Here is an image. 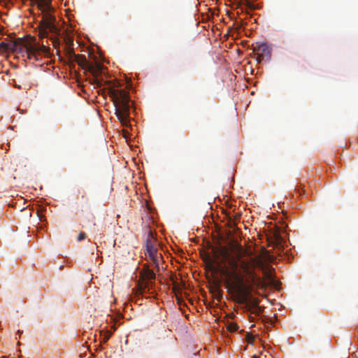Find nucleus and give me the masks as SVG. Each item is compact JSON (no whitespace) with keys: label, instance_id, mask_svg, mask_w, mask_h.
Masks as SVG:
<instances>
[{"label":"nucleus","instance_id":"obj_1","mask_svg":"<svg viewBox=\"0 0 358 358\" xmlns=\"http://www.w3.org/2000/svg\"><path fill=\"white\" fill-rule=\"evenodd\" d=\"M220 255L222 257V263L227 264V266H222V263H218L217 267L210 265V269L215 272L220 269L221 274L226 278V287L236 294V301L241 304L245 303L250 294V289L244 282L241 271L251 275L254 259H244L247 251L240 244L233 245L230 251L225 248H222Z\"/></svg>","mask_w":358,"mask_h":358},{"label":"nucleus","instance_id":"obj_2","mask_svg":"<svg viewBox=\"0 0 358 358\" xmlns=\"http://www.w3.org/2000/svg\"><path fill=\"white\" fill-rule=\"evenodd\" d=\"M92 45L91 43V85H94V89H97L96 94L102 90H108L115 106L116 116L123 126L129 127L131 106L129 93L123 89H119L118 86L108 80L107 69L94 55Z\"/></svg>","mask_w":358,"mask_h":358},{"label":"nucleus","instance_id":"obj_3","mask_svg":"<svg viewBox=\"0 0 358 358\" xmlns=\"http://www.w3.org/2000/svg\"><path fill=\"white\" fill-rule=\"evenodd\" d=\"M145 247L146 252L145 255L146 256V259L150 265L155 266L157 272H158L159 271V264L163 258L162 254L158 252V249L156 247V241L153 238L151 231H149Z\"/></svg>","mask_w":358,"mask_h":358},{"label":"nucleus","instance_id":"obj_4","mask_svg":"<svg viewBox=\"0 0 358 358\" xmlns=\"http://www.w3.org/2000/svg\"><path fill=\"white\" fill-rule=\"evenodd\" d=\"M31 40L17 38L14 41H10V50L13 52L22 54V57H27L28 59H33V53H31Z\"/></svg>","mask_w":358,"mask_h":358},{"label":"nucleus","instance_id":"obj_5","mask_svg":"<svg viewBox=\"0 0 358 358\" xmlns=\"http://www.w3.org/2000/svg\"><path fill=\"white\" fill-rule=\"evenodd\" d=\"M253 58L258 63L271 58V48L266 43L258 44L253 48Z\"/></svg>","mask_w":358,"mask_h":358},{"label":"nucleus","instance_id":"obj_6","mask_svg":"<svg viewBox=\"0 0 358 358\" xmlns=\"http://www.w3.org/2000/svg\"><path fill=\"white\" fill-rule=\"evenodd\" d=\"M140 274L143 280V289H148V290L152 289L154 285L152 280L156 278L155 272L151 270L148 264H145Z\"/></svg>","mask_w":358,"mask_h":358},{"label":"nucleus","instance_id":"obj_7","mask_svg":"<svg viewBox=\"0 0 358 358\" xmlns=\"http://www.w3.org/2000/svg\"><path fill=\"white\" fill-rule=\"evenodd\" d=\"M29 48H31V53H33V59L35 61L39 60L41 53H48V49L45 45H41L39 43H36L34 40H31V47Z\"/></svg>","mask_w":358,"mask_h":358},{"label":"nucleus","instance_id":"obj_8","mask_svg":"<svg viewBox=\"0 0 358 358\" xmlns=\"http://www.w3.org/2000/svg\"><path fill=\"white\" fill-rule=\"evenodd\" d=\"M75 59L83 69V73L87 75V72L90 71V62L86 57L83 55H76Z\"/></svg>","mask_w":358,"mask_h":358},{"label":"nucleus","instance_id":"obj_9","mask_svg":"<svg viewBox=\"0 0 358 358\" xmlns=\"http://www.w3.org/2000/svg\"><path fill=\"white\" fill-rule=\"evenodd\" d=\"M78 94L80 96H83L87 101V102L89 103L88 97H87L85 96V95H87L88 96L89 95L87 94V90L85 89V86L84 85H79L78 86Z\"/></svg>","mask_w":358,"mask_h":358},{"label":"nucleus","instance_id":"obj_10","mask_svg":"<svg viewBox=\"0 0 358 358\" xmlns=\"http://www.w3.org/2000/svg\"><path fill=\"white\" fill-rule=\"evenodd\" d=\"M78 94L80 96H83L87 101V102L89 103L88 97H87L85 96V95H87L88 96L89 95L87 94V90L85 89V86L84 85H79L78 86Z\"/></svg>","mask_w":358,"mask_h":358},{"label":"nucleus","instance_id":"obj_11","mask_svg":"<svg viewBox=\"0 0 358 358\" xmlns=\"http://www.w3.org/2000/svg\"><path fill=\"white\" fill-rule=\"evenodd\" d=\"M259 306V301L257 299H255L250 304H248L246 306L248 311L251 313L252 310H255Z\"/></svg>","mask_w":358,"mask_h":358},{"label":"nucleus","instance_id":"obj_12","mask_svg":"<svg viewBox=\"0 0 358 358\" xmlns=\"http://www.w3.org/2000/svg\"><path fill=\"white\" fill-rule=\"evenodd\" d=\"M238 326L237 324L231 322L227 325V330L230 332H235L238 330Z\"/></svg>","mask_w":358,"mask_h":358},{"label":"nucleus","instance_id":"obj_13","mask_svg":"<svg viewBox=\"0 0 358 358\" xmlns=\"http://www.w3.org/2000/svg\"><path fill=\"white\" fill-rule=\"evenodd\" d=\"M263 312V308L258 306L255 310L251 311V314H255V315H259Z\"/></svg>","mask_w":358,"mask_h":358},{"label":"nucleus","instance_id":"obj_14","mask_svg":"<svg viewBox=\"0 0 358 358\" xmlns=\"http://www.w3.org/2000/svg\"><path fill=\"white\" fill-rule=\"evenodd\" d=\"M0 48L3 49L5 51H7L8 50H10V42L9 43L1 42L0 43Z\"/></svg>","mask_w":358,"mask_h":358},{"label":"nucleus","instance_id":"obj_15","mask_svg":"<svg viewBox=\"0 0 358 358\" xmlns=\"http://www.w3.org/2000/svg\"><path fill=\"white\" fill-rule=\"evenodd\" d=\"M245 5L247 6V7L250 9V10H255L256 8L255 6L254 5V3L251 1V0H245Z\"/></svg>","mask_w":358,"mask_h":358},{"label":"nucleus","instance_id":"obj_16","mask_svg":"<svg viewBox=\"0 0 358 358\" xmlns=\"http://www.w3.org/2000/svg\"><path fill=\"white\" fill-rule=\"evenodd\" d=\"M255 336L252 334H248L246 335V341L248 344H253Z\"/></svg>","mask_w":358,"mask_h":358},{"label":"nucleus","instance_id":"obj_17","mask_svg":"<svg viewBox=\"0 0 358 358\" xmlns=\"http://www.w3.org/2000/svg\"><path fill=\"white\" fill-rule=\"evenodd\" d=\"M86 237H87L86 234L81 232L79 234V235L78 236V241H83L85 238H86Z\"/></svg>","mask_w":358,"mask_h":358},{"label":"nucleus","instance_id":"obj_18","mask_svg":"<svg viewBox=\"0 0 358 358\" xmlns=\"http://www.w3.org/2000/svg\"><path fill=\"white\" fill-rule=\"evenodd\" d=\"M84 348H85V346L83 345L80 347V350H79V351H80V356H79V357H80V358H83V357H85V355H86L85 352H83V350Z\"/></svg>","mask_w":358,"mask_h":358},{"label":"nucleus","instance_id":"obj_19","mask_svg":"<svg viewBox=\"0 0 358 358\" xmlns=\"http://www.w3.org/2000/svg\"><path fill=\"white\" fill-rule=\"evenodd\" d=\"M266 277L269 280H273L271 273L269 272L266 273Z\"/></svg>","mask_w":358,"mask_h":358},{"label":"nucleus","instance_id":"obj_20","mask_svg":"<svg viewBox=\"0 0 358 358\" xmlns=\"http://www.w3.org/2000/svg\"><path fill=\"white\" fill-rule=\"evenodd\" d=\"M47 27L49 28L50 29H52L54 28L53 25L52 24V23L50 22H47Z\"/></svg>","mask_w":358,"mask_h":358},{"label":"nucleus","instance_id":"obj_21","mask_svg":"<svg viewBox=\"0 0 358 358\" xmlns=\"http://www.w3.org/2000/svg\"><path fill=\"white\" fill-rule=\"evenodd\" d=\"M274 236H275V241H278V242H280V235L278 234H275Z\"/></svg>","mask_w":358,"mask_h":358},{"label":"nucleus","instance_id":"obj_22","mask_svg":"<svg viewBox=\"0 0 358 358\" xmlns=\"http://www.w3.org/2000/svg\"><path fill=\"white\" fill-rule=\"evenodd\" d=\"M22 334V331L17 330V334H18V335H19V336H20Z\"/></svg>","mask_w":358,"mask_h":358},{"label":"nucleus","instance_id":"obj_23","mask_svg":"<svg viewBox=\"0 0 358 358\" xmlns=\"http://www.w3.org/2000/svg\"><path fill=\"white\" fill-rule=\"evenodd\" d=\"M87 51H88V52H87L88 57H90V50L88 48H87Z\"/></svg>","mask_w":358,"mask_h":358},{"label":"nucleus","instance_id":"obj_24","mask_svg":"<svg viewBox=\"0 0 358 358\" xmlns=\"http://www.w3.org/2000/svg\"><path fill=\"white\" fill-rule=\"evenodd\" d=\"M86 348H87V349L88 350H90V345H87V347H86Z\"/></svg>","mask_w":358,"mask_h":358},{"label":"nucleus","instance_id":"obj_25","mask_svg":"<svg viewBox=\"0 0 358 358\" xmlns=\"http://www.w3.org/2000/svg\"><path fill=\"white\" fill-rule=\"evenodd\" d=\"M94 111H95V113H96V115L98 116V113H97V111H96V109H94Z\"/></svg>","mask_w":358,"mask_h":358},{"label":"nucleus","instance_id":"obj_26","mask_svg":"<svg viewBox=\"0 0 358 358\" xmlns=\"http://www.w3.org/2000/svg\"><path fill=\"white\" fill-rule=\"evenodd\" d=\"M89 358V357H88Z\"/></svg>","mask_w":358,"mask_h":358}]
</instances>
